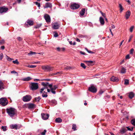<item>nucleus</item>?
Here are the masks:
<instances>
[{
  "mask_svg": "<svg viewBox=\"0 0 135 135\" xmlns=\"http://www.w3.org/2000/svg\"><path fill=\"white\" fill-rule=\"evenodd\" d=\"M127 128L128 130L131 131H132L133 130V128H130L128 127H127Z\"/></svg>",
  "mask_w": 135,
  "mask_h": 135,
  "instance_id": "obj_48",
  "label": "nucleus"
},
{
  "mask_svg": "<svg viewBox=\"0 0 135 135\" xmlns=\"http://www.w3.org/2000/svg\"><path fill=\"white\" fill-rule=\"evenodd\" d=\"M81 66L84 69H85L86 68V66L85 64L83 63H81L80 64Z\"/></svg>",
  "mask_w": 135,
  "mask_h": 135,
  "instance_id": "obj_35",
  "label": "nucleus"
},
{
  "mask_svg": "<svg viewBox=\"0 0 135 135\" xmlns=\"http://www.w3.org/2000/svg\"><path fill=\"white\" fill-rule=\"evenodd\" d=\"M126 69L124 68H122L121 71V73H124L126 72Z\"/></svg>",
  "mask_w": 135,
  "mask_h": 135,
  "instance_id": "obj_33",
  "label": "nucleus"
},
{
  "mask_svg": "<svg viewBox=\"0 0 135 135\" xmlns=\"http://www.w3.org/2000/svg\"><path fill=\"white\" fill-rule=\"evenodd\" d=\"M32 79L30 77H28L27 78H24L23 79V80L24 81H28L30 80H31Z\"/></svg>",
  "mask_w": 135,
  "mask_h": 135,
  "instance_id": "obj_29",
  "label": "nucleus"
},
{
  "mask_svg": "<svg viewBox=\"0 0 135 135\" xmlns=\"http://www.w3.org/2000/svg\"><path fill=\"white\" fill-rule=\"evenodd\" d=\"M134 51V50L133 49H131L130 51V54H132L133 52Z\"/></svg>",
  "mask_w": 135,
  "mask_h": 135,
  "instance_id": "obj_47",
  "label": "nucleus"
},
{
  "mask_svg": "<svg viewBox=\"0 0 135 135\" xmlns=\"http://www.w3.org/2000/svg\"><path fill=\"white\" fill-rule=\"evenodd\" d=\"M41 98L40 97H36L35 98V100L37 102H38L40 100Z\"/></svg>",
  "mask_w": 135,
  "mask_h": 135,
  "instance_id": "obj_38",
  "label": "nucleus"
},
{
  "mask_svg": "<svg viewBox=\"0 0 135 135\" xmlns=\"http://www.w3.org/2000/svg\"><path fill=\"white\" fill-rule=\"evenodd\" d=\"M127 131L126 129L125 128H122L120 130V133L122 134L125 133Z\"/></svg>",
  "mask_w": 135,
  "mask_h": 135,
  "instance_id": "obj_28",
  "label": "nucleus"
},
{
  "mask_svg": "<svg viewBox=\"0 0 135 135\" xmlns=\"http://www.w3.org/2000/svg\"><path fill=\"white\" fill-rule=\"evenodd\" d=\"M99 21L101 25H103L104 23V19L102 17L99 18Z\"/></svg>",
  "mask_w": 135,
  "mask_h": 135,
  "instance_id": "obj_23",
  "label": "nucleus"
},
{
  "mask_svg": "<svg viewBox=\"0 0 135 135\" xmlns=\"http://www.w3.org/2000/svg\"><path fill=\"white\" fill-rule=\"evenodd\" d=\"M1 129L4 131H6L7 129V127L6 126H2L1 127Z\"/></svg>",
  "mask_w": 135,
  "mask_h": 135,
  "instance_id": "obj_32",
  "label": "nucleus"
},
{
  "mask_svg": "<svg viewBox=\"0 0 135 135\" xmlns=\"http://www.w3.org/2000/svg\"><path fill=\"white\" fill-rule=\"evenodd\" d=\"M8 10L7 7L4 6L0 7V13L3 14L5 13Z\"/></svg>",
  "mask_w": 135,
  "mask_h": 135,
  "instance_id": "obj_6",
  "label": "nucleus"
},
{
  "mask_svg": "<svg viewBox=\"0 0 135 135\" xmlns=\"http://www.w3.org/2000/svg\"><path fill=\"white\" fill-rule=\"evenodd\" d=\"M42 93V96L43 97L46 98L48 96V95L47 94V93L45 90H44L43 91V93Z\"/></svg>",
  "mask_w": 135,
  "mask_h": 135,
  "instance_id": "obj_22",
  "label": "nucleus"
},
{
  "mask_svg": "<svg viewBox=\"0 0 135 135\" xmlns=\"http://www.w3.org/2000/svg\"><path fill=\"white\" fill-rule=\"evenodd\" d=\"M134 28V26H132L130 28V31L131 32H132L133 31V29Z\"/></svg>",
  "mask_w": 135,
  "mask_h": 135,
  "instance_id": "obj_49",
  "label": "nucleus"
},
{
  "mask_svg": "<svg viewBox=\"0 0 135 135\" xmlns=\"http://www.w3.org/2000/svg\"><path fill=\"white\" fill-rule=\"evenodd\" d=\"M102 16L104 17H106L105 15V13H102Z\"/></svg>",
  "mask_w": 135,
  "mask_h": 135,
  "instance_id": "obj_62",
  "label": "nucleus"
},
{
  "mask_svg": "<svg viewBox=\"0 0 135 135\" xmlns=\"http://www.w3.org/2000/svg\"><path fill=\"white\" fill-rule=\"evenodd\" d=\"M131 123L133 125L135 126V119H132L131 121Z\"/></svg>",
  "mask_w": 135,
  "mask_h": 135,
  "instance_id": "obj_34",
  "label": "nucleus"
},
{
  "mask_svg": "<svg viewBox=\"0 0 135 135\" xmlns=\"http://www.w3.org/2000/svg\"><path fill=\"white\" fill-rule=\"evenodd\" d=\"M11 73H17V72H16L15 71H12L11 72Z\"/></svg>",
  "mask_w": 135,
  "mask_h": 135,
  "instance_id": "obj_64",
  "label": "nucleus"
},
{
  "mask_svg": "<svg viewBox=\"0 0 135 135\" xmlns=\"http://www.w3.org/2000/svg\"><path fill=\"white\" fill-rule=\"evenodd\" d=\"M32 98L31 96L29 95H27L23 97L22 99L25 102H28L30 101Z\"/></svg>",
  "mask_w": 135,
  "mask_h": 135,
  "instance_id": "obj_7",
  "label": "nucleus"
},
{
  "mask_svg": "<svg viewBox=\"0 0 135 135\" xmlns=\"http://www.w3.org/2000/svg\"><path fill=\"white\" fill-rule=\"evenodd\" d=\"M52 7V4L51 3H47L45 4V6H44V8H51Z\"/></svg>",
  "mask_w": 135,
  "mask_h": 135,
  "instance_id": "obj_19",
  "label": "nucleus"
},
{
  "mask_svg": "<svg viewBox=\"0 0 135 135\" xmlns=\"http://www.w3.org/2000/svg\"><path fill=\"white\" fill-rule=\"evenodd\" d=\"M4 41L3 40H2L0 41V43L1 44H3L4 43Z\"/></svg>",
  "mask_w": 135,
  "mask_h": 135,
  "instance_id": "obj_56",
  "label": "nucleus"
},
{
  "mask_svg": "<svg viewBox=\"0 0 135 135\" xmlns=\"http://www.w3.org/2000/svg\"><path fill=\"white\" fill-rule=\"evenodd\" d=\"M111 81L113 82H117L119 80L118 78L114 76H112L110 79Z\"/></svg>",
  "mask_w": 135,
  "mask_h": 135,
  "instance_id": "obj_16",
  "label": "nucleus"
},
{
  "mask_svg": "<svg viewBox=\"0 0 135 135\" xmlns=\"http://www.w3.org/2000/svg\"><path fill=\"white\" fill-rule=\"evenodd\" d=\"M41 115L42 118L44 120L47 119L49 117V115L45 113H42Z\"/></svg>",
  "mask_w": 135,
  "mask_h": 135,
  "instance_id": "obj_14",
  "label": "nucleus"
},
{
  "mask_svg": "<svg viewBox=\"0 0 135 135\" xmlns=\"http://www.w3.org/2000/svg\"><path fill=\"white\" fill-rule=\"evenodd\" d=\"M71 69V68L70 67L67 66L64 68V69L65 70H69Z\"/></svg>",
  "mask_w": 135,
  "mask_h": 135,
  "instance_id": "obj_44",
  "label": "nucleus"
},
{
  "mask_svg": "<svg viewBox=\"0 0 135 135\" xmlns=\"http://www.w3.org/2000/svg\"><path fill=\"white\" fill-rule=\"evenodd\" d=\"M3 55L2 53H1L0 54V59L1 60L3 58Z\"/></svg>",
  "mask_w": 135,
  "mask_h": 135,
  "instance_id": "obj_50",
  "label": "nucleus"
},
{
  "mask_svg": "<svg viewBox=\"0 0 135 135\" xmlns=\"http://www.w3.org/2000/svg\"><path fill=\"white\" fill-rule=\"evenodd\" d=\"M40 62H34L32 63L33 64H40Z\"/></svg>",
  "mask_w": 135,
  "mask_h": 135,
  "instance_id": "obj_61",
  "label": "nucleus"
},
{
  "mask_svg": "<svg viewBox=\"0 0 135 135\" xmlns=\"http://www.w3.org/2000/svg\"><path fill=\"white\" fill-rule=\"evenodd\" d=\"M58 36L57 33H55L54 35V36L55 37H57Z\"/></svg>",
  "mask_w": 135,
  "mask_h": 135,
  "instance_id": "obj_57",
  "label": "nucleus"
},
{
  "mask_svg": "<svg viewBox=\"0 0 135 135\" xmlns=\"http://www.w3.org/2000/svg\"><path fill=\"white\" fill-rule=\"evenodd\" d=\"M86 63L88 66H93L95 63V61H84Z\"/></svg>",
  "mask_w": 135,
  "mask_h": 135,
  "instance_id": "obj_12",
  "label": "nucleus"
},
{
  "mask_svg": "<svg viewBox=\"0 0 135 135\" xmlns=\"http://www.w3.org/2000/svg\"><path fill=\"white\" fill-rule=\"evenodd\" d=\"M7 59L9 61H12V60L13 59L10 58L8 56H7Z\"/></svg>",
  "mask_w": 135,
  "mask_h": 135,
  "instance_id": "obj_46",
  "label": "nucleus"
},
{
  "mask_svg": "<svg viewBox=\"0 0 135 135\" xmlns=\"http://www.w3.org/2000/svg\"><path fill=\"white\" fill-rule=\"evenodd\" d=\"M11 128L12 129H16L19 128H18V125L16 124H12L10 125Z\"/></svg>",
  "mask_w": 135,
  "mask_h": 135,
  "instance_id": "obj_20",
  "label": "nucleus"
},
{
  "mask_svg": "<svg viewBox=\"0 0 135 135\" xmlns=\"http://www.w3.org/2000/svg\"><path fill=\"white\" fill-rule=\"evenodd\" d=\"M56 50L58 51H64L65 50V49L64 48H60L58 47L56 48Z\"/></svg>",
  "mask_w": 135,
  "mask_h": 135,
  "instance_id": "obj_24",
  "label": "nucleus"
},
{
  "mask_svg": "<svg viewBox=\"0 0 135 135\" xmlns=\"http://www.w3.org/2000/svg\"><path fill=\"white\" fill-rule=\"evenodd\" d=\"M42 69L46 71H50L53 70V68L52 67L48 66H42L41 67Z\"/></svg>",
  "mask_w": 135,
  "mask_h": 135,
  "instance_id": "obj_5",
  "label": "nucleus"
},
{
  "mask_svg": "<svg viewBox=\"0 0 135 135\" xmlns=\"http://www.w3.org/2000/svg\"><path fill=\"white\" fill-rule=\"evenodd\" d=\"M124 41V40H123L120 43V45H119V47H120L121 46V45H122V43H123V42Z\"/></svg>",
  "mask_w": 135,
  "mask_h": 135,
  "instance_id": "obj_60",
  "label": "nucleus"
},
{
  "mask_svg": "<svg viewBox=\"0 0 135 135\" xmlns=\"http://www.w3.org/2000/svg\"><path fill=\"white\" fill-rule=\"evenodd\" d=\"M119 8L120 12L121 13L123 11V10L124 9L123 8L121 4H119Z\"/></svg>",
  "mask_w": 135,
  "mask_h": 135,
  "instance_id": "obj_27",
  "label": "nucleus"
},
{
  "mask_svg": "<svg viewBox=\"0 0 135 135\" xmlns=\"http://www.w3.org/2000/svg\"><path fill=\"white\" fill-rule=\"evenodd\" d=\"M7 113L10 117H13L15 115L16 113V109L12 107H10L6 109Z\"/></svg>",
  "mask_w": 135,
  "mask_h": 135,
  "instance_id": "obj_2",
  "label": "nucleus"
},
{
  "mask_svg": "<svg viewBox=\"0 0 135 135\" xmlns=\"http://www.w3.org/2000/svg\"><path fill=\"white\" fill-rule=\"evenodd\" d=\"M130 57H129V54L127 55L126 56V59H130Z\"/></svg>",
  "mask_w": 135,
  "mask_h": 135,
  "instance_id": "obj_54",
  "label": "nucleus"
},
{
  "mask_svg": "<svg viewBox=\"0 0 135 135\" xmlns=\"http://www.w3.org/2000/svg\"><path fill=\"white\" fill-rule=\"evenodd\" d=\"M31 68H35L36 67V65H31Z\"/></svg>",
  "mask_w": 135,
  "mask_h": 135,
  "instance_id": "obj_59",
  "label": "nucleus"
},
{
  "mask_svg": "<svg viewBox=\"0 0 135 135\" xmlns=\"http://www.w3.org/2000/svg\"><path fill=\"white\" fill-rule=\"evenodd\" d=\"M85 49L89 53H90V52H91V51L88 50L86 48H85Z\"/></svg>",
  "mask_w": 135,
  "mask_h": 135,
  "instance_id": "obj_63",
  "label": "nucleus"
},
{
  "mask_svg": "<svg viewBox=\"0 0 135 135\" xmlns=\"http://www.w3.org/2000/svg\"><path fill=\"white\" fill-rule=\"evenodd\" d=\"M52 103L54 105H55L57 104V102L55 100H53L51 101Z\"/></svg>",
  "mask_w": 135,
  "mask_h": 135,
  "instance_id": "obj_42",
  "label": "nucleus"
},
{
  "mask_svg": "<svg viewBox=\"0 0 135 135\" xmlns=\"http://www.w3.org/2000/svg\"><path fill=\"white\" fill-rule=\"evenodd\" d=\"M131 14L130 11L128 10V11L126 14L125 17L126 20L128 19L129 17Z\"/></svg>",
  "mask_w": 135,
  "mask_h": 135,
  "instance_id": "obj_18",
  "label": "nucleus"
},
{
  "mask_svg": "<svg viewBox=\"0 0 135 135\" xmlns=\"http://www.w3.org/2000/svg\"><path fill=\"white\" fill-rule=\"evenodd\" d=\"M4 89V83L2 80H0V90H2Z\"/></svg>",
  "mask_w": 135,
  "mask_h": 135,
  "instance_id": "obj_21",
  "label": "nucleus"
},
{
  "mask_svg": "<svg viewBox=\"0 0 135 135\" xmlns=\"http://www.w3.org/2000/svg\"><path fill=\"white\" fill-rule=\"evenodd\" d=\"M58 88V86L57 85H54L52 87V84H51V87L50 88V91L52 92V93L54 94H56V91L55 90Z\"/></svg>",
  "mask_w": 135,
  "mask_h": 135,
  "instance_id": "obj_9",
  "label": "nucleus"
},
{
  "mask_svg": "<svg viewBox=\"0 0 135 135\" xmlns=\"http://www.w3.org/2000/svg\"><path fill=\"white\" fill-rule=\"evenodd\" d=\"M44 18L47 22H50L51 21V19L50 16L47 14H45L44 16Z\"/></svg>",
  "mask_w": 135,
  "mask_h": 135,
  "instance_id": "obj_13",
  "label": "nucleus"
},
{
  "mask_svg": "<svg viewBox=\"0 0 135 135\" xmlns=\"http://www.w3.org/2000/svg\"><path fill=\"white\" fill-rule=\"evenodd\" d=\"M28 108L29 109H33L36 108V105L32 103H30L28 105Z\"/></svg>",
  "mask_w": 135,
  "mask_h": 135,
  "instance_id": "obj_17",
  "label": "nucleus"
},
{
  "mask_svg": "<svg viewBox=\"0 0 135 135\" xmlns=\"http://www.w3.org/2000/svg\"><path fill=\"white\" fill-rule=\"evenodd\" d=\"M33 3H35L38 6V7H40V3H38V2H34Z\"/></svg>",
  "mask_w": 135,
  "mask_h": 135,
  "instance_id": "obj_39",
  "label": "nucleus"
},
{
  "mask_svg": "<svg viewBox=\"0 0 135 135\" xmlns=\"http://www.w3.org/2000/svg\"><path fill=\"white\" fill-rule=\"evenodd\" d=\"M41 84L44 87L40 89V93H42L43 91L46 89H47V91L49 93L50 91V90L48 89V88L49 87L50 88L51 87V84H49L47 82H42Z\"/></svg>",
  "mask_w": 135,
  "mask_h": 135,
  "instance_id": "obj_1",
  "label": "nucleus"
},
{
  "mask_svg": "<svg viewBox=\"0 0 135 135\" xmlns=\"http://www.w3.org/2000/svg\"><path fill=\"white\" fill-rule=\"evenodd\" d=\"M89 91L93 93H96L97 91L96 88L93 85H92L89 87L88 88Z\"/></svg>",
  "mask_w": 135,
  "mask_h": 135,
  "instance_id": "obj_10",
  "label": "nucleus"
},
{
  "mask_svg": "<svg viewBox=\"0 0 135 135\" xmlns=\"http://www.w3.org/2000/svg\"><path fill=\"white\" fill-rule=\"evenodd\" d=\"M59 24L57 23H54V25H52V28L54 29H57L59 28Z\"/></svg>",
  "mask_w": 135,
  "mask_h": 135,
  "instance_id": "obj_15",
  "label": "nucleus"
},
{
  "mask_svg": "<svg viewBox=\"0 0 135 135\" xmlns=\"http://www.w3.org/2000/svg\"><path fill=\"white\" fill-rule=\"evenodd\" d=\"M80 53L81 54H82V55H86L85 53L84 52L82 51H80Z\"/></svg>",
  "mask_w": 135,
  "mask_h": 135,
  "instance_id": "obj_55",
  "label": "nucleus"
},
{
  "mask_svg": "<svg viewBox=\"0 0 135 135\" xmlns=\"http://www.w3.org/2000/svg\"><path fill=\"white\" fill-rule=\"evenodd\" d=\"M129 80L128 79H125L124 80V84L128 85L129 84Z\"/></svg>",
  "mask_w": 135,
  "mask_h": 135,
  "instance_id": "obj_41",
  "label": "nucleus"
},
{
  "mask_svg": "<svg viewBox=\"0 0 135 135\" xmlns=\"http://www.w3.org/2000/svg\"><path fill=\"white\" fill-rule=\"evenodd\" d=\"M36 53L35 52H33L31 51H30L29 53L28 54V55H31L33 54H36Z\"/></svg>",
  "mask_w": 135,
  "mask_h": 135,
  "instance_id": "obj_36",
  "label": "nucleus"
},
{
  "mask_svg": "<svg viewBox=\"0 0 135 135\" xmlns=\"http://www.w3.org/2000/svg\"><path fill=\"white\" fill-rule=\"evenodd\" d=\"M79 37L80 38H84L85 37V36L81 35H79Z\"/></svg>",
  "mask_w": 135,
  "mask_h": 135,
  "instance_id": "obj_53",
  "label": "nucleus"
},
{
  "mask_svg": "<svg viewBox=\"0 0 135 135\" xmlns=\"http://www.w3.org/2000/svg\"><path fill=\"white\" fill-rule=\"evenodd\" d=\"M85 9H82L80 12V14L81 16H83L84 15L85 13Z\"/></svg>",
  "mask_w": 135,
  "mask_h": 135,
  "instance_id": "obj_26",
  "label": "nucleus"
},
{
  "mask_svg": "<svg viewBox=\"0 0 135 135\" xmlns=\"http://www.w3.org/2000/svg\"><path fill=\"white\" fill-rule=\"evenodd\" d=\"M46 130L45 129L44 131L41 133V134L42 135H45L46 133Z\"/></svg>",
  "mask_w": 135,
  "mask_h": 135,
  "instance_id": "obj_43",
  "label": "nucleus"
},
{
  "mask_svg": "<svg viewBox=\"0 0 135 135\" xmlns=\"http://www.w3.org/2000/svg\"><path fill=\"white\" fill-rule=\"evenodd\" d=\"M76 125L75 124H73V125L72 129H73L74 131H75L76 130Z\"/></svg>",
  "mask_w": 135,
  "mask_h": 135,
  "instance_id": "obj_31",
  "label": "nucleus"
},
{
  "mask_svg": "<svg viewBox=\"0 0 135 135\" xmlns=\"http://www.w3.org/2000/svg\"><path fill=\"white\" fill-rule=\"evenodd\" d=\"M27 24H25V26L26 27H28V25L30 26H31L33 24V21L30 20H28L27 21Z\"/></svg>",
  "mask_w": 135,
  "mask_h": 135,
  "instance_id": "obj_11",
  "label": "nucleus"
},
{
  "mask_svg": "<svg viewBox=\"0 0 135 135\" xmlns=\"http://www.w3.org/2000/svg\"><path fill=\"white\" fill-rule=\"evenodd\" d=\"M109 30H110V32H111V35H112V36H113V32H112V31H111V29L110 28H109Z\"/></svg>",
  "mask_w": 135,
  "mask_h": 135,
  "instance_id": "obj_58",
  "label": "nucleus"
},
{
  "mask_svg": "<svg viewBox=\"0 0 135 135\" xmlns=\"http://www.w3.org/2000/svg\"><path fill=\"white\" fill-rule=\"evenodd\" d=\"M133 36L132 35H131L129 36V39L128 41V42H129L131 41L133 37Z\"/></svg>",
  "mask_w": 135,
  "mask_h": 135,
  "instance_id": "obj_45",
  "label": "nucleus"
},
{
  "mask_svg": "<svg viewBox=\"0 0 135 135\" xmlns=\"http://www.w3.org/2000/svg\"><path fill=\"white\" fill-rule=\"evenodd\" d=\"M80 7V5L76 3L72 4L70 6L71 9H78Z\"/></svg>",
  "mask_w": 135,
  "mask_h": 135,
  "instance_id": "obj_8",
  "label": "nucleus"
},
{
  "mask_svg": "<svg viewBox=\"0 0 135 135\" xmlns=\"http://www.w3.org/2000/svg\"><path fill=\"white\" fill-rule=\"evenodd\" d=\"M29 86L30 89L33 91L37 90L38 87V83H31Z\"/></svg>",
  "mask_w": 135,
  "mask_h": 135,
  "instance_id": "obj_3",
  "label": "nucleus"
},
{
  "mask_svg": "<svg viewBox=\"0 0 135 135\" xmlns=\"http://www.w3.org/2000/svg\"><path fill=\"white\" fill-rule=\"evenodd\" d=\"M17 39L18 40L20 41H21L22 40V38L21 37H19L17 38Z\"/></svg>",
  "mask_w": 135,
  "mask_h": 135,
  "instance_id": "obj_51",
  "label": "nucleus"
},
{
  "mask_svg": "<svg viewBox=\"0 0 135 135\" xmlns=\"http://www.w3.org/2000/svg\"><path fill=\"white\" fill-rule=\"evenodd\" d=\"M134 96V94L132 92H131L129 94V97L130 98L132 99Z\"/></svg>",
  "mask_w": 135,
  "mask_h": 135,
  "instance_id": "obj_25",
  "label": "nucleus"
},
{
  "mask_svg": "<svg viewBox=\"0 0 135 135\" xmlns=\"http://www.w3.org/2000/svg\"><path fill=\"white\" fill-rule=\"evenodd\" d=\"M8 101L6 98H2L0 99V104L3 106L7 105L8 104Z\"/></svg>",
  "mask_w": 135,
  "mask_h": 135,
  "instance_id": "obj_4",
  "label": "nucleus"
},
{
  "mask_svg": "<svg viewBox=\"0 0 135 135\" xmlns=\"http://www.w3.org/2000/svg\"><path fill=\"white\" fill-rule=\"evenodd\" d=\"M41 24H39L36 25L34 26V28H37L40 27L41 26Z\"/></svg>",
  "mask_w": 135,
  "mask_h": 135,
  "instance_id": "obj_37",
  "label": "nucleus"
},
{
  "mask_svg": "<svg viewBox=\"0 0 135 135\" xmlns=\"http://www.w3.org/2000/svg\"><path fill=\"white\" fill-rule=\"evenodd\" d=\"M13 62L14 64H19V62L17 59H16L15 60L13 61Z\"/></svg>",
  "mask_w": 135,
  "mask_h": 135,
  "instance_id": "obj_40",
  "label": "nucleus"
},
{
  "mask_svg": "<svg viewBox=\"0 0 135 135\" xmlns=\"http://www.w3.org/2000/svg\"><path fill=\"white\" fill-rule=\"evenodd\" d=\"M55 122L57 123H60L62 122V120L60 118H57L55 119Z\"/></svg>",
  "mask_w": 135,
  "mask_h": 135,
  "instance_id": "obj_30",
  "label": "nucleus"
},
{
  "mask_svg": "<svg viewBox=\"0 0 135 135\" xmlns=\"http://www.w3.org/2000/svg\"><path fill=\"white\" fill-rule=\"evenodd\" d=\"M61 73V72H57L54 73L53 74L54 75H55L57 74H59Z\"/></svg>",
  "mask_w": 135,
  "mask_h": 135,
  "instance_id": "obj_52",
  "label": "nucleus"
}]
</instances>
